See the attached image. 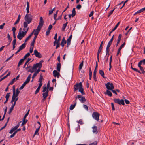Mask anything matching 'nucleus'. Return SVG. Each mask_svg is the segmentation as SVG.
I'll return each instance as SVG.
<instances>
[{"label": "nucleus", "mask_w": 145, "mask_h": 145, "mask_svg": "<svg viewBox=\"0 0 145 145\" xmlns=\"http://www.w3.org/2000/svg\"><path fill=\"white\" fill-rule=\"evenodd\" d=\"M25 21L29 24L32 21L33 16L30 14H27L24 17Z\"/></svg>", "instance_id": "2"}, {"label": "nucleus", "mask_w": 145, "mask_h": 145, "mask_svg": "<svg viewBox=\"0 0 145 145\" xmlns=\"http://www.w3.org/2000/svg\"><path fill=\"white\" fill-rule=\"evenodd\" d=\"M78 123L80 124L81 125H82L84 124V123L83 122V121L82 119H80L79 121L77 122Z\"/></svg>", "instance_id": "52"}, {"label": "nucleus", "mask_w": 145, "mask_h": 145, "mask_svg": "<svg viewBox=\"0 0 145 145\" xmlns=\"http://www.w3.org/2000/svg\"><path fill=\"white\" fill-rule=\"evenodd\" d=\"M33 35V33H31L27 37L25 41V43Z\"/></svg>", "instance_id": "30"}, {"label": "nucleus", "mask_w": 145, "mask_h": 145, "mask_svg": "<svg viewBox=\"0 0 145 145\" xmlns=\"http://www.w3.org/2000/svg\"><path fill=\"white\" fill-rule=\"evenodd\" d=\"M5 25V23H4L2 25H0V29H2L3 28L4 26Z\"/></svg>", "instance_id": "60"}, {"label": "nucleus", "mask_w": 145, "mask_h": 145, "mask_svg": "<svg viewBox=\"0 0 145 145\" xmlns=\"http://www.w3.org/2000/svg\"><path fill=\"white\" fill-rule=\"evenodd\" d=\"M115 8H114L113 10H111L110 11V12L108 14V17L109 18L110 16L113 13L114 11Z\"/></svg>", "instance_id": "41"}, {"label": "nucleus", "mask_w": 145, "mask_h": 145, "mask_svg": "<svg viewBox=\"0 0 145 145\" xmlns=\"http://www.w3.org/2000/svg\"><path fill=\"white\" fill-rule=\"evenodd\" d=\"M16 129L14 127L12 128L9 132V133L10 134H12L13 132L16 130Z\"/></svg>", "instance_id": "44"}, {"label": "nucleus", "mask_w": 145, "mask_h": 145, "mask_svg": "<svg viewBox=\"0 0 145 145\" xmlns=\"http://www.w3.org/2000/svg\"><path fill=\"white\" fill-rule=\"evenodd\" d=\"M76 11H72V17H74L76 15Z\"/></svg>", "instance_id": "55"}, {"label": "nucleus", "mask_w": 145, "mask_h": 145, "mask_svg": "<svg viewBox=\"0 0 145 145\" xmlns=\"http://www.w3.org/2000/svg\"><path fill=\"white\" fill-rule=\"evenodd\" d=\"M61 67V64L59 63H57V70L58 72H60Z\"/></svg>", "instance_id": "19"}, {"label": "nucleus", "mask_w": 145, "mask_h": 145, "mask_svg": "<svg viewBox=\"0 0 145 145\" xmlns=\"http://www.w3.org/2000/svg\"><path fill=\"white\" fill-rule=\"evenodd\" d=\"M42 84H39V86H38L37 89L36 90L35 93V94H37L39 92L40 89L41 87L42 86Z\"/></svg>", "instance_id": "16"}, {"label": "nucleus", "mask_w": 145, "mask_h": 145, "mask_svg": "<svg viewBox=\"0 0 145 145\" xmlns=\"http://www.w3.org/2000/svg\"><path fill=\"white\" fill-rule=\"evenodd\" d=\"M111 106L112 108V110H115V108L114 105V104L113 103H111Z\"/></svg>", "instance_id": "62"}, {"label": "nucleus", "mask_w": 145, "mask_h": 145, "mask_svg": "<svg viewBox=\"0 0 145 145\" xmlns=\"http://www.w3.org/2000/svg\"><path fill=\"white\" fill-rule=\"evenodd\" d=\"M43 77L42 76L41 74L40 75L39 79V82H40L39 84H42V82L43 80Z\"/></svg>", "instance_id": "27"}, {"label": "nucleus", "mask_w": 145, "mask_h": 145, "mask_svg": "<svg viewBox=\"0 0 145 145\" xmlns=\"http://www.w3.org/2000/svg\"><path fill=\"white\" fill-rule=\"evenodd\" d=\"M79 85L80 83H77L76 84L74 85V91H76L78 89H79V88H80Z\"/></svg>", "instance_id": "13"}, {"label": "nucleus", "mask_w": 145, "mask_h": 145, "mask_svg": "<svg viewBox=\"0 0 145 145\" xmlns=\"http://www.w3.org/2000/svg\"><path fill=\"white\" fill-rule=\"evenodd\" d=\"M131 69L135 71L136 72H138V73H140V74L141 73V72H140V71H139V70H138L136 68H134L131 65Z\"/></svg>", "instance_id": "32"}, {"label": "nucleus", "mask_w": 145, "mask_h": 145, "mask_svg": "<svg viewBox=\"0 0 145 145\" xmlns=\"http://www.w3.org/2000/svg\"><path fill=\"white\" fill-rule=\"evenodd\" d=\"M77 97L79 99L80 101L82 103H84L86 101V99L83 96L78 95Z\"/></svg>", "instance_id": "8"}, {"label": "nucleus", "mask_w": 145, "mask_h": 145, "mask_svg": "<svg viewBox=\"0 0 145 145\" xmlns=\"http://www.w3.org/2000/svg\"><path fill=\"white\" fill-rule=\"evenodd\" d=\"M23 121L22 123V125H23L24 124H25L27 122L28 120H27L25 119H24V118H23Z\"/></svg>", "instance_id": "36"}, {"label": "nucleus", "mask_w": 145, "mask_h": 145, "mask_svg": "<svg viewBox=\"0 0 145 145\" xmlns=\"http://www.w3.org/2000/svg\"><path fill=\"white\" fill-rule=\"evenodd\" d=\"M35 55V56L39 58L42 57V56L41 54L39 52L36 50H35L34 51V53L32 54L33 55Z\"/></svg>", "instance_id": "7"}, {"label": "nucleus", "mask_w": 145, "mask_h": 145, "mask_svg": "<svg viewBox=\"0 0 145 145\" xmlns=\"http://www.w3.org/2000/svg\"><path fill=\"white\" fill-rule=\"evenodd\" d=\"M80 88L79 89V91L81 92V94L82 95H84L85 94V93L84 92V90L83 88H82V83L81 82H80Z\"/></svg>", "instance_id": "9"}, {"label": "nucleus", "mask_w": 145, "mask_h": 145, "mask_svg": "<svg viewBox=\"0 0 145 145\" xmlns=\"http://www.w3.org/2000/svg\"><path fill=\"white\" fill-rule=\"evenodd\" d=\"M31 60V58H28L25 62V63L24 64L23 66V68H24L25 67L26 65Z\"/></svg>", "instance_id": "34"}, {"label": "nucleus", "mask_w": 145, "mask_h": 145, "mask_svg": "<svg viewBox=\"0 0 145 145\" xmlns=\"http://www.w3.org/2000/svg\"><path fill=\"white\" fill-rule=\"evenodd\" d=\"M102 49V47H99V49L98 51L97 54H99L101 52Z\"/></svg>", "instance_id": "56"}, {"label": "nucleus", "mask_w": 145, "mask_h": 145, "mask_svg": "<svg viewBox=\"0 0 145 145\" xmlns=\"http://www.w3.org/2000/svg\"><path fill=\"white\" fill-rule=\"evenodd\" d=\"M138 64H140L141 65L142 64L143 65H145V59L140 61Z\"/></svg>", "instance_id": "35"}, {"label": "nucleus", "mask_w": 145, "mask_h": 145, "mask_svg": "<svg viewBox=\"0 0 145 145\" xmlns=\"http://www.w3.org/2000/svg\"><path fill=\"white\" fill-rule=\"evenodd\" d=\"M30 55V54L29 53H27L25 56H24L23 58V59H24V60L27 58V57L29 56Z\"/></svg>", "instance_id": "39"}, {"label": "nucleus", "mask_w": 145, "mask_h": 145, "mask_svg": "<svg viewBox=\"0 0 145 145\" xmlns=\"http://www.w3.org/2000/svg\"><path fill=\"white\" fill-rule=\"evenodd\" d=\"M76 102H75L74 104L73 105H71L69 108L70 110H72L75 107L76 104Z\"/></svg>", "instance_id": "22"}, {"label": "nucleus", "mask_w": 145, "mask_h": 145, "mask_svg": "<svg viewBox=\"0 0 145 145\" xmlns=\"http://www.w3.org/2000/svg\"><path fill=\"white\" fill-rule=\"evenodd\" d=\"M100 114L97 112H94L92 114V116L93 118L97 121L99 120Z\"/></svg>", "instance_id": "5"}, {"label": "nucleus", "mask_w": 145, "mask_h": 145, "mask_svg": "<svg viewBox=\"0 0 145 145\" xmlns=\"http://www.w3.org/2000/svg\"><path fill=\"white\" fill-rule=\"evenodd\" d=\"M41 68H38L37 70L35 72V73H36V74H38L39 72L41 71L40 69Z\"/></svg>", "instance_id": "48"}, {"label": "nucleus", "mask_w": 145, "mask_h": 145, "mask_svg": "<svg viewBox=\"0 0 145 145\" xmlns=\"http://www.w3.org/2000/svg\"><path fill=\"white\" fill-rule=\"evenodd\" d=\"M42 27V26H41L40 25H39L37 26V29L36 30L38 31H40Z\"/></svg>", "instance_id": "43"}, {"label": "nucleus", "mask_w": 145, "mask_h": 145, "mask_svg": "<svg viewBox=\"0 0 145 145\" xmlns=\"http://www.w3.org/2000/svg\"><path fill=\"white\" fill-rule=\"evenodd\" d=\"M68 24V22L67 21L66 22V23L63 25V27L62 28V31H63L65 29L66 27L67 24Z\"/></svg>", "instance_id": "24"}, {"label": "nucleus", "mask_w": 145, "mask_h": 145, "mask_svg": "<svg viewBox=\"0 0 145 145\" xmlns=\"http://www.w3.org/2000/svg\"><path fill=\"white\" fill-rule=\"evenodd\" d=\"M105 85L107 89V90H111L114 88L113 84L112 83L108 82L105 84Z\"/></svg>", "instance_id": "3"}, {"label": "nucleus", "mask_w": 145, "mask_h": 145, "mask_svg": "<svg viewBox=\"0 0 145 145\" xmlns=\"http://www.w3.org/2000/svg\"><path fill=\"white\" fill-rule=\"evenodd\" d=\"M53 74L54 76L55 77H57L58 78H59V76L60 75L59 73L56 70L53 71Z\"/></svg>", "instance_id": "10"}, {"label": "nucleus", "mask_w": 145, "mask_h": 145, "mask_svg": "<svg viewBox=\"0 0 145 145\" xmlns=\"http://www.w3.org/2000/svg\"><path fill=\"white\" fill-rule=\"evenodd\" d=\"M92 131L94 133L97 134L98 133L97 127L96 126H93L92 127Z\"/></svg>", "instance_id": "12"}, {"label": "nucleus", "mask_w": 145, "mask_h": 145, "mask_svg": "<svg viewBox=\"0 0 145 145\" xmlns=\"http://www.w3.org/2000/svg\"><path fill=\"white\" fill-rule=\"evenodd\" d=\"M112 43V42L109 41L108 43V44L106 48H110V46L111 45Z\"/></svg>", "instance_id": "51"}, {"label": "nucleus", "mask_w": 145, "mask_h": 145, "mask_svg": "<svg viewBox=\"0 0 145 145\" xmlns=\"http://www.w3.org/2000/svg\"><path fill=\"white\" fill-rule=\"evenodd\" d=\"M10 94V93H7L5 96V98H9Z\"/></svg>", "instance_id": "63"}, {"label": "nucleus", "mask_w": 145, "mask_h": 145, "mask_svg": "<svg viewBox=\"0 0 145 145\" xmlns=\"http://www.w3.org/2000/svg\"><path fill=\"white\" fill-rule=\"evenodd\" d=\"M16 81V80L15 78H13L12 81H11L10 82L9 84V85H12V84L14 83Z\"/></svg>", "instance_id": "40"}, {"label": "nucleus", "mask_w": 145, "mask_h": 145, "mask_svg": "<svg viewBox=\"0 0 145 145\" xmlns=\"http://www.w3.org/2000/svg\"><path fill=\"white\" fill-rule=\"evenodd\" d=\"M66 43V41H61V45L62 47H63L64 46V45Z\"/></svg>", "instance_id": "46"}, {"label": "nucleus", "mask_w": 145, "mask_h": 145, "mask_svg": "<svg viewBox=\"0 0 145 145\" xmlns=\"http://www.w3.org/2000/svg\"><path fill=\"white\" fill-rule=\"evenodd\" d=\"M20 93V91L19 90V89L18 88H17L16 89V92H15V94L14 95V96H15V97H17L19 94Z\"/></svg>", "instance_id": "31"}, {"label": "nucleus", "mask_w": 145, "mask_h": 145, "mask_svg": "<svg viewBox=\"0 0 145 145\" xmlns=\"http://www.w3.org/2000/svg\"><path fill=\"white\" fill-rule=\"evenodd\" d=\"M27 3V8H26V10H29V2L28 1H27L26 2Z\"/></svg>", "instance_id": "58"}, {"label": "nucleus", "mask_w": 145, "mask_h": 145, "mask_svg": "<svg viewBox=\"0 0 145 145\" xmlns=\"http://www.w3.org/2000/svg\"><path fill=\"white\" fill-rule=\"evenodd\" d=\"M24 59H21L18 63V67L21 65L22 64V63L24 62Z\"/></svg>", "instance_id": "23"}, {"label": "nucleus", "mask_w": 145, "mask_h": 145, "mask_svg": "<svg viewBox=\"0 0 145 145\" xmlns=\"http://www.w3.org/2000/svg\"><path fill=\"white\" fill-rule=\"evenodd\" d=\"M113 100L114 102L120 105H125L124 101L122 99L120 100L119 99L115 98Z\"/></svg>", "instance_id": "4"}, {"label": "nucleus", "mask_w": 145, "mask_h": 145, "mask_svg": "<svg viewBox=\"0 0 145 145\" xmlns=\"http://www.w3.org/2000/svg\"><path fill=\"white\" fill-rule=\"evenodd\" d=\"M47 91L48 92V89L46 87L44 86L43 87V90L42 91V92L44 93Z\"/></svg>", "instance_id": "25"}, {"label": "nucleus", "mask_w": 145, "mask_h": 145, "mask_svg": "<svg viewBox=\"0 0 145 145\" xmlns=\"http://www.w3.org/2000/svg\"><path fill=\"white\" fill-rule=\"evenodd\" d=\"M26 43H24L19 47V49L21 51L24 49L26 46Z\"/></svg>", "instance_id": "18"}, {"label": "nucleus", "mask_w": 145, "mask_h": 145, "mask_svg": "<svg viewBox=\"0 0 145 145\" xmlns=\"http://www.w3.org/2000/svg\"><path fill=\"white\" fill-rule=\"evenodd\" d=\"M31 76V74H29L28 75V77H27L25 81L27 82V83H28L30 81Z\"/></svg>", "instance_id": "29"}, {"label": "nucleus", "mask_w": 145, "mask_h": 145, "mask_svg": "<svg viewBox=\"0 0 145 145\" xmlns=\"http://www.w3.org/2000/svg\"><path fill=\"white\" fill-rule=\"evenodd\" d=\"M97 142L96 141H95L93 142L90 144L89 145H97Z\"/></svg>", "instance_id": "61"}, {"label": "nucleus", "mask_w": 145, "mask_h": 145, "mask_svg": "<svg viewBox=\"0 0 145 145\" xmlns=\"http://www.w3.org/2000/svg\"><path fill=\"white\" fill-rule=\"evenodd\" d=\"M105 94L107 95L110 97H111L112 95V94L111 91L109 90H106V93H105Z\"/></svg>", "instance_id": "21"}, {"label": "nucleus", "mask_w": 145, "mask_h": 145, "mask_svg": "<svg viewBox=\"0 0 145 145\" xmlns=\"http://www.w3.org/2000/svg\"><path fill=\"white\" fill-rule=\"evenodd\" d=\"M83 63H84V61H82V62H81V63L79 65V71H80L81 70V69H82L83 66Z\"/></svg>", "instance_id": "26"}, {"label": "nucleus", "mask_w": 145, "mask_h": 145, "mask_svg": "<svg viewBox=\"0 0 145 145\" xmlns=\"http://www.w3.org/2000/svg\"><path fill=\"white\" fill-rule=\"evenodd\" d=\"M72 36V35H71L67 39V41L71 42Z\"/></svg>", "instance_id": "42"}, {"label": "nucleus", "mask_w": 145, "mask_h": 145, "mask_svg": "<svg viewBox=\"0 0 145 145\" xmlns=\"http://www.w3.org/2000/svg\"><path fill=\"white\" fill-rule=\"evenodd\" d=\"M81 7L82 6L81 5L79 4L76 6V8L77 9L79 10L81 8Z\"/></svg>", "instance_id": "57"}, {"label": "nucleus", "mask_w": 145, "mask_h": 145, "mask_svg": "<svg viewBox=\"0 0 145 145\" xmlns=\"http://www.w3.org/2000/svg\"><path fill=\"white\" fill-rule=\"evenodd\" d=\"M48 92L47 91H46L45 92H44V93H43L42 94L43 97L46 98V97H47L48 96Z\"/></svg>", "instance_id": "33"}, {"label": "nucleus", "mask_w": 145, "mask_h": 145, "mask_svg": "<svg viewBox=\"0 0 145 145\" xmlns=\"http://www.w3.org/2000/svg\"><path fill=\"white\" fill-rule=\"evenodd\" d=\"M120 23V22H118L117 23V24L116 25V26H115V27H114V28L112 29V31H114L117 29V27L118 26H119V25Z\"/></svg>", "instance_id": "37"}, {"label": "nucleus", "mask_w": 145, "mask_h": 145, "mask_svg": "<svg viewBox=\"0 0 145 145\" xmlns=\"http://www.w3.org/2000/svg\"><path fill=\"white\" fill-rule=\"evenodd\" d=\"M20 17H21V15H20L19 14L18 15L17 20H16V22L14 24V25H16V24H17V23H18L19 22L20 20Z\"/></svg>", "instance_id": "20"}, {"label": "nucleus", "mask_w": 145, "mask_h": 145, "mask_svg": "<svg viewBox=\"0 0 145 145\" xmlns=\"http://www.w3.org/2000/svg\"><path fill=\"white\" fill-rule=\"evenodd\" d=\"M17 97H15L14 95H13L12 98V100L11 102V103H12L14 101L16 102L18 100V98Z\"/></svg>", "instance_id": "11"}, {"label": "nucleus", "mask_w": 145, "mask_h": 145, "mask_svg": "<svg viewBox=\"0 0 145 145\" xmlns=\"http://www.w3.org/2000/svg\"><path fill=\"white\" fill-rule=\"evenodd\" d=\"M29 111H30V110L29 109L28 110L27 112V113L25 115L24 117L23 118H24V119H26V117L28 115V114H29Z\"/></svg>", "instance_id": "45"}, {"label": "nucleus", "mask_w": 145, "mask_h": 145, "mask_svg": "<svg viewBox=\"0 0 145 145\" xmlns=\"http://www.w3.org/2000/svg\"><path fill=\"white\" fill-rule=\"evenodd\" d=\"M52 25H50L48 27V30L50 31L51 29H52Z\"/></svg>", "instance_id": "64"}, {"label": "nucleus", "mask_w": 145, "mask_h": 145, "mask_svg": "<svg viewBox=\"0 0 145 145\" xmlns=\"http://www.w3.org/2000/svg\"><path fill=\"white\" fill-rule=\"evenodd\" d=\"M44 24V21L42 17H40V21L39 23V25L41 26H43Z\"/></svg>", "instance_id": "14"}, {"label": "nucleus", "mask_w": 145, "mask_h": 145, "mask_svg": "<svg viewBox=\"0 0 145 145\" xmlns=\"http://www.w3.org/2000/svg\"><path fill=\"white\" fill-rule=\"evenodd\" d=\"M99 73L100 75L103 78H105L104 77V73L103 70H100L99 71Z\"/></svg>", "instance_id": "28"}, {"label": "nucleus", "mask_w": 145, "mask_h": 145, "mask_svg": "<svg viewBox=\"0 0 145 145\" xmlns=\"http://www.w3.org/2000/svg\"><path fill=\"white\" fill-rule=\"evenodd\" d=\"M138 67H139L142 73L143 74H144L145 73V71L144 70L143 67L141 66V65L138 64Z\"/></svg>", "instance_id": "15"}, {"label": "nucleus", "mask_w": 145, "mask_h": 145, "mask_svg": "<svg viewBox=\"0 0 145 145\" xmlns=\"http://www.w3.org/2000/svg\"><path fill=\"white\" fill-rule=\"evenodd\" d=\"M83 107L86 110H87V111L88 110V108L86 105L84 104L83 105Z\"/></svg>", "instance_id": "50"}, {"label": "nucleus", "mask_w": 145, "mask_h": 145, "mask_svg": "<svg viewBox=\"0 0 145 145\" xmlns=\"http://www.w3.org/2000/svg\"><path fill=\"white\" fill-rule=\"evenodd\" d=\"M29 24L27 22H24L23 24L24 27V28H25L27 27L28 26V24Z\"/></svg>", "instance_id": "38"}, {"label": "nucleus", "mask_w": 145, "mask_h": 145, "mask_svg": "<svg viewBox=\"0 0 145 145\" xmlns=\"http://www.w3.org/2000/svg\"><path fill=\"white\" fill-rule=\"evenodd\" d=\"M42 67V64L41 62H39L36 64H34L33 67V69L36 70L37 68H41Z\"/></svg>", "instance_id": "6"}, {"label": "nucleus", "mask_w": 145, "mask_h": 145, "mask_svg": "<svg viewBox=\"0 0 145 145\" xmlns=\"http://www.w3.org/2000/svg\"><path fill=\"white\" fill-rule=\"evenodd\" d=\"M7 37L8 38L9 40L10 41V42H11L12 39V38L10 37V35L9 33H8L7 34Z\"/></svg>", "instance_id": "49"}, {"label": "nucleus", "mask_w": 145, "mask_h": 145, "mask_svg": "<svg viewBox=\"0 0 145 145\" xmlns=\"http://www.w3.org/2000/svg\"><path fill=\"white\" fill-rule=\"evenodd\" d=\"M39 32L40 31H37L36 29H34L33 31V32H32V33H33V34L34 33V35L35 36L37 37Z\"/></svg>", "instance_id": "17"}, {"label": "nucleus", "mask_w": 145, "mask_h": 145, "mask_svg": "<svg viewBox=\"0 0 145 145\" xmlns=\"http://www.w3.org/2000/svg\"><path fill=\"white\" fill-rule=\"evenodd\" d=\"M39 128H40V127L39 128H38L35 131V133H34V135H36L37 134V133H38V131H39Z\"/></svg>", "instance_id": "54"}, {"label": "nucleus", "mask_w": 145, "mask_h": 145, "mask_svg": "<svg viewBox=\"0 0 145 145\" xmlns=\"http://www.w3.org/2000/svg\"><path fill=\"white\" fill-rule=\"evenodd\" d=\"M29 30V27L27 28L26 31H19L17 35V37L20 40H21L26 34Z\"/></svg>", "instance_id": "1"}, {"label": "nucleus", "mask_w": 145, "mask_h": 145, "mask_svg": "<svg viewBox=\"0 0 145 145\" xmlns=\"http://www.w3.org/2000/svg\"><path fill=\"white\" fill-rule=\"evenodd\" d=\"M122 36V35L121 34H120L118 36V40L120 41L121 37Z\"/></svg>", "instance_id": "59"}, {"label": "nucleus", "mask_w": 145, "mask_h": 145, "mask_svg": "<svg viewBox=\"0 0 145 145\" xmlns=\"http://www.w3.org/2000/svg\"><path fill=\"white\" fill-rule=\"evenodd\" d=\"M35 70L34 69H33V67H32V68L31 69H30L28 71V72H31V73H33V72H35Z\"/></svg>", "instance_id": "47"}, {"label": "nucleus", "mask_w": 145, "mask_h": 145, "mask_svg": "<svg viewBox=\"0 0 145 145\" xmlns=\"http://www.w3.org/2000/svg\"><path fill=\"white\" fill-rule=\"evenodd\" d=\"M125 45V42L123 43L119 47V48H120V49H121Z\"/></svg>", "instance_id": "53"}]
</instances>
